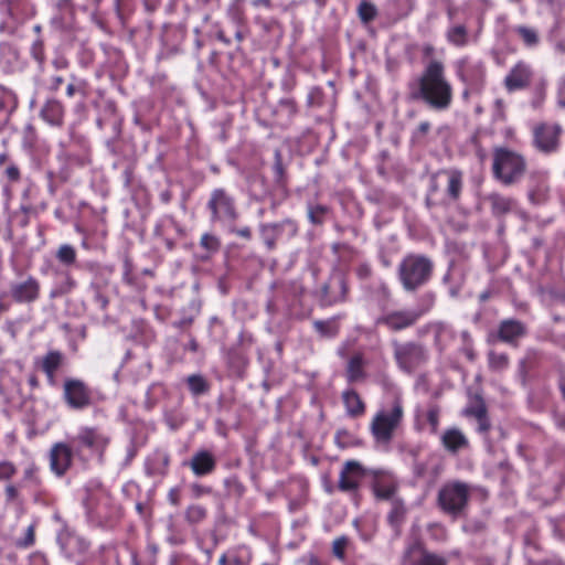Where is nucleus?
Here are the masks:
<instances>
[{
	"label": "nucleus",
	"mask_w": 565,
	"mask_h": 565,
	"mask_svg": "<svg viewBox=\"0 0 565 565\" xmlns=\"http://www.w3.org/2000/svg\"><path fill=\"white\" fill-rule=\"evenodd\" d=\"M359 14L364 22H369L374 19L376 10L374 6L364 2L359 7Z\"/></svg>",
	"instance_id": "obj_29"
},
{
	"label": "nucleus",
	"mask_w": 565,
	"mask_h": 565,
	"mask_svg": "<svg viewBox=\"0 0 565 565\" xmlns=\"http://www.w3.org/2000/svg\"><path fill=\"white\" fill-rule=\"evenodd\" d=\"M363 477L364 470L360 463L348 461L340 473L339 488L342 491H354Z\"/></svg>",
	"instance_id": "obj_10"
},
{
	"label": "nucleus",
	"mask_w": 565,
	"mask_h": 565,
	"mask_svg": "<svg viewBox=\"0 0 565 565\" xmlns=\"http://www.w3.org/2000/svg\"><path fill=\"white\" fill-rule=\"evenodd\" d=\"M33 541H34V531H33V527L30 526L28 529V534H26V539H25L24 545L29 546V545H31L33 543Z\"/></svg>",
	"instance_id": "obj_38"
},
{
	"label": "nucleus",
	"mask_w": 565,
	"mask_h": 565,
	"mask_svg": "<svg viewBox=\"0 0 565 565\" xmlns=\"http://www.w3.org/2000/svg\"><path fill=\"white\" fill-rule=\"evenodd\" d=\"M447 38L452 44L462 46L467 43V30L462 25H455L448 30Z\"/></svg>",
	"instance_id": "obj_23"
},
{
	"label": "nucleus",
	"mask_w": 565,
	"mask_h": 565,
	"mask_svg": "<svg viewBox=\"0 0 565 565\" xmlns=\"http://www.w3.org/2000/svg\"><path fill=\"white\" fill-rule=\"evenodd\" d=\"M489 200L491 202L492 210L498 214L509 212L514 204L513 200L510 198H505L499 194H491Z\"/></svg>",
	"instance_id": "obj_22"
},
{
	"label": "nucleus",
	"mask_w": 565,
	"mask_h": 565,
	"mask_svg": "<svg viewBox=\"0 0 565 565\" xmlns=\"http://www.w3.org/2000/svg\"><path fill=\"white\" fill-rule=\"evenodd\" d=\"M8 173H9V175L11 178H17L18 177V170L17 169H9Z\"/></svg>",
	"instance_id": "obj_43"
},
{
	"label": "nucleus",
	"mask_w": 565,
	"mask_h": 565,
	"mask_svg": "<svg viewBox=\"0 0 565 565\" xmlns=\"http://www.w3.org/2000/svg\"><path fill=\"white\" fill-rule=\"evenodd\" d=\"M189 514L190 516H194L196 519H200L204 515V511L203 509L199 508V507H194V508H191L189 510Z\"/></svg>",
	"instance_id": "obj_37"
},
{
	"label": "nucleus",
	"mask_w": 565,
	"mask_h": 565,
	"mask_svg": "<svg viewBox=\"0 0 565 565\" xmlns=\"http://www.w3.org/2000/svg\"><path fill=\"white\" fill-rule=\"evenodd\" d=\"M466 413L468 415H472L478 419H482V417L486 415V409L482 403H478L475 407H469L466 409Z\"/></svg>",
	"instance_id": "obj_35"
},
{
	"label": "nucleus",
	"mask_w": 565,
	"mask_h": 565,
	"mask_svg": "<svg viewBox=\"0 0 565 565\" xmlns=\"http://www.w3.org/2000/svg\"><path fill=\"white\" fill-rule=\"evenodd\" d=\"M190 466L195 475L203 476L213 470L214 459L209 452L201 451L192 458Z\"/></svg>",
	"instance_id": "obj_18"
},
{
	"label": "nucleus",
	"mask_w": 565,
	"mask_h": 565,
	"mask_svg": "<svg viewBox=\"0 0 565 565\" xmlns=\"http://www.w3.org/2000/svg\"><path fill=\"white\" fill-rule=\"evenodd\" d=\"M343 402L347 412L351 416H360L364 413V404L360 396L354 391H347L343 393Z\"/></svg>",
	"instance_id": "obj_19"
},
{
	"label": "nucleus",
	"mask_w": 565,
	"mask_h": 565,
	"mask_svg": "<svg viewBox=\"0 0 565 565\" xmlns=\"http://www.w3.org/2000/svg\"><path fill=\"white\" fill-rule=\"evenodd\" d=\"M14 468L8 462H0V479L9 478L13 475Z\"/></svg>",
	"instance_id": "obj_36"
},
{
	"label": "nucleus",
	"mask_w": 565,
	"mask_h": 565,
	"mask_svg": "<svg viewBox=\"0 0 565 565\" xmlns=\"http://www.w3.org/2000/svg\"><path fill=\"white\" fill-rule=\"evenodd\" d=\"M62 361V355L58 352H50L42 361V369L49 377L50 383H54L55 372Z\"/></svg>",
	"instance_id": "obj_20"
},
{
	"label": "nucleus",
	"mask_w": 565,
	"mask_h": 565,
	"mask_svg": "<svg viewBox=\"0 0 565 565\" xmlns=\"http://www.w3.org/2000/svg\"><path fill=\"white\" fill-rule=\"evenodd\" d=\"M347 539L344 537H340V539H337L334 542H333V554L339 557V558H343L344 556V550L347 547Z\"/></svg>",
	"instance_id": "obj_31"
},
{
	"label": "nucleus",
	"mask_w": 565,
	"mask_h": 565,
	"mask_svg": "<svg viewBox=\"0 0 565 565\" xmlns=\"http://www.w3.org/2000/svg\"><path fill=\"white\" fill-rule=\"evenodd\" d=\"M209 206L214 218L233 221L236 217L233 202L223 190H215L212 193Z\"/></svg>",
	"instance_id": "obj_9"
},
{
	"label": "nucleus",
	"mask_w": 565,
	"mask_h": 565,
	"mask_svg": "<svg viewBox=\"0 0 565 565\" xmlns=\"http://www.w3.org/2000/svg\"><path fill=\"white\" fill-rule=\"evenodd\" d=\"M447 175V192L452 199H457L460 194L462 186V175L459 171H448Z\"/></svg>",
	"instance_id": "obj_21"
},
{
	"label": "nucleus",
	"mask_w": 565,
	"mask_h": 565,
	"mask_svg": "<svg viewBox=\"0 0 565 565\" xmlns=\"http://www.w3.org/2000/svg\"><path fill=\"white\" fill-rule=\"evenodd\" d=\"M66 93H67V95H68L70 97H72V96L74 95V93H75V87H74V85H73V84H70V85L67 86Z\"/></svg>",
	"instance_id": "obj_42"
},
{
	"label": "nucleus",
	"mask_w": 565,
	"mask_h": 565,
	"mask_svg": "<svg viewBox=\"0 0 565 565\" xmlns=\"http://www.w3.org/2000/svg\"><path fill=\"white\" fill-rule=\"evenodd\" d=\"M73 459L72 448L64 444L57 443L53 445L50 451L51 470L56 476H63L71 467Z\"/></svg>",
	"instance_id": "obj_8"
},
{
	"label": "nucleus",
	"mask_w": 565,
	"mask_h": 565,
	"mask_svg": "<svg viewBox=\"0 0 565 565\" xmlns=\"http://www.w3.org/2000/svg\"><path fill=\"white\" fill-rule=\"evenodd\" d=\"M374 491H375L376 497L382 498V499H388L393 494L394 488L392 486L376 484L374 488Z\"/></svg>",
	"instance_id": "obj_33"
},
{
	"label": "nucleus",
	"mask_w": 565,
	"mask_h": 565,
	"mask_svg": "<svg viewBox=\"0 0 565 565\" xmlns=\"http://www.w3.org/2000/svg\"><path fill=\"white\" fill-rule=\"evenodd\" d=\"M170 498H171V501H172L173 503H175V498H174V492H173V491L170 493Z\"/></svg>",
	"instance_id": "obj_44"
},
{
	"label": "nucleus",
	"mask_w": 565,
	"mask_h": 565,
	"mask_svg": "<svg viewBox=\"0 0 565 565\" xmlns=\"http://www.w3.org/2000/svg\"><path fill=\"white\" fill-rule=\"evenodd\" d=\"M420 92L425 100L437 109H445L451 102V87L444 77V67L431 62L420 81Z\"/></svg>",
	"instance_id": "obj_1"
},
{
	"label": "nucleus",
	"mask_w": 565,
	"mask_h": 565,
	"mask_svg": "<svg viewBox=\"0 0 565 565\" xmlns=\"http://www.w3.org/2000/svg\"><path fill=\"white\" fill-rule=\"evenodd\" d=\"M79 444L94 450H102L106 447L108 438L93 428H84L79 431L77 438Z\"/></svg>",
	"instance_id": "obj_15"
},
{
	"label": "nucleus",
	"mask_w": 565,
	"mask_h": 565,
	"mask_svg": "<svg viewBox=\"0 0 565 565\" xmlns=\"http://www.w3.org/2000/svg\"><path fill=\"white\" fill-rule=\"evenodd\" d=\"M441 443L444 447L451 452H456L468 446V439L458 428L447 429L441 436Z\"/></svg>",
	"instance_id": "obj_16"
},
{
	"label": "nucleus",
	"mask_w": 565,
	"mask_h": 565,
	"mask_svg": "<svg viewBox=\"0 0 565 565\" xmlns=\"http://www.w3.org/2000/svg\"><path fill=\"white\" fill-rule=\"evenodd\" d=\"M418 317L419 313L414 311H396L382 318L381 322L393 330H401L412 326Z\"/></svg>",
	"instance_id": "obj_14"
},
{
	"label": "nucleus",
	"mask_w": 565,
	"mask_h": 565,
	"mask_svg": "<svg viewBox=\"0 0 565 565\" xmlns=\"http://www.w3.org/2000/svg\"><path fill=\"white\" fill-rule=\"evenodd\" d=\"M428 129H429V124H428V122H422V124L419 125V130H420L423 134L427 132V131H428Z\"/></svg>",
	"instance_id": "obj_41"
},
{
	"label": "nucleus",
	"mask_w": 565,
	"mask_h": 565,
	"mask_svg": "<svg viewBox=\"0 0 565 565\" xmlns=\"http://www.w3.org/2000/svg\"><path fill=\"white\" fill-rule=\"evenodd\" d=\"M57 258L66 265H71L76 259L75 249L70 245H62L57 250Z\"/></svg>",
	"instance_id": "obj_25"
},
{
	"label": "nucleus",
	"mask_w": 565,
	"mask_h": 565,
	"mask_svg": "<svg viewBox=\"0 0 565 565\" xmlns=\"http://www.w3.org/2000/svg\"><path fill=\"white\" fill-rule=\"evenodd\" d=\"M347 373L348 379L351 382L358 381L362 377V361L360 356H354L350 360Z\"/></svg>",
	"instance_id": "obj_24"
},
{
	"label": "nucleus",
	"mask_w": 565,
	"mask_h": 565,
	"mask_svg": "<svg viewBox=\"0 0 565 565\" xmlns=\"http://www.w3.org/2000/svg\"><path fill=\"white\" fill-rule=\"evenodd\" d=\"M447 561L445 557L429 553L424 552L420 556V558L417 561V565H446Z\"/></svg>",
	"instance_id": "obj_26"
},
{
	"label": "nucleus",
	"mask_w": 565,
	"mask_h": 565,
	"mask_svg": "<svg viewBox=\"0 0 565 565\" xmlns=\"http://www.w3.org/2000/svg\"><path fill=\"white\" fill-rule=\"evenodd\" d=\"M395 358L399 366L411 371L424 360V351L413 343L395 344Z\"/></svg>",
	"instance_id": "obj_7"
},
{
	"label": "nucleus",
	"mask_w": 565,
	"mask_h": 565,
	"mask_svg": "<svg viewBox=\"0 0 565 565\" xmlns=\"http://www.w3.org/2000/svg\"><path fill=\"white\" fill-rule=\"evenodd\" d=\"M427 420L430 424L431 431L436 433L438 429V425H439V411L435 407H431L427 412Z\"/></svg>",
	"instance_id": "obj_30"
},
{
	"label": "nucleus",
	"mask_w": 565,
	"mask_h": 565,
	"mask_svg": "<svg viewBox=\"0 0 565 565\" xmlns=\"http://www.w3.org/2000/svg\"><path fill=\"white\" fill-rule=\"evenodd\" d=\"M188 384H189L191 392L195 395L201 394L206 390L205 381L199 375L189 376Z\"/></svg>",
	"instance_id": "obj_27"
},
{
	"label": "nucleus",
	"mask_w": 565,
	"mask_h": 565,
	"mask_svg": "<svg viewBox=\"0 0 565 565\" xmlns=\"http://www.w3.org/2000/svg\"><path fill=\"white\" fill-rule=\"evenodd\" d=\"M237 233H238V235H241L245 238H248L250 236V231L248 227L242 228Z\"/></svg>",
	"instance_id": "obj_40"
},
{
	"label": "nucleus",
	"mask_w": 565,
	"mask_h": 565,
	"mask_svg": "<svg viewBox=\"0 0 565 565\" xmlns=\"http://www.w3.org/2000/svg\"><path fill=\"white\" fill-rule=\"evenodd\" d=\"M399 271L404 287L414 289L427 279L430 264L423 257L409 256L402 263Z\"/></svg>",
	"instance_id": "obj_4"
},
{
	"label": "nucleus",
	"mask_w": 565,
	"mask_h": 565,
	"mask_svg": "<svg viewBox=\"0 0 565 565\" xmlns=\"http://www.w3.org/2000/svg\"><path fill=\"white\" fill-rule=\"evenodd\" d=\"M525 170L523 158L507 148H497L493 153V173L503 184H512Z\"/></svg>",
	"instance_id": "obj_2"
},
{
	"label": "nucleus",
	"mask_w": 565,
	"mask_h": 565,
	"mask_svg": "<svg viewBox=\"0 0 565 565\" xmlns=\"http://www.w3.org/2000/svg\"><path fill=\"white\" fill-rule=\"evenodd\" d=\"M531 75L532 73L526 65L522 63L516 64L505 77L504 83L508 90L512 92L525 87L530 82Z\"/></svg>",
	"instance_id": "obj_13"
},
{
	"label": "nucleus",
	"mask_w": 565,
	"mask_h": 565,
	"mask_svg": "<svg viewBox=\"0 0 565 565\" xmlns=\"http://www.w3.org/2000/svg\"><path fill=\"white\" fill-rule=\"evenodd\" d=\"M489 365L494 370L505 369L508 365V358L505 354L491 352L489 354Z\"/></svg>",
	"instance_id": "obj_28"
},
{
	"label": "nucleus",
	"mask_w": 565,
	"mask_h": 565,
	"mask_svg": "<svg viewBox=\"0 0 565 565\" xmlns=\"http://www.w3.org/2000/svg\"><path fill=\"white\" fill-rule=\"evenodd\" d=\"M525 332L523 324L516 320H505L500 324L499 338L504 342H513Z\"/></svg>",
	"instance_id": "obj_17"
},
{
	"label": "nucleus",
	"mask_w": 565,
	"mask_h": 565,
	"mask_svg": "<svg viewBox=\"0 0 565 565\" xmlns=\"http://www.w3.org/2000/svg\"><path fill=\"white\" fill-rule=\"evenodd\" d=\"M489 428V424L486 419V417L483 416L482 419H479V429L484 431Z\"/></svg>",
	"instance_id": "obj_39"
},
{
	"label": "nucleus",
	"mask_w": 565,
	"mask_h": 565,
	"mask_svg": "<svg viewBox=\"0 0 565 565\" xmlns=\"http://www.w3.org/2000/svg\"><path fill=\"white\" fill-rule=\"evenodd\" d=\"M40 285L38 280L30 277L24 281L15 282L11 286L12 298L18 302H31L39 297Z\"/></svg>",
	"instance_id": "obj_11"
},
{
	"label": "nucleus",
	"mask_w": 565,
	"mask_h": 565,
	"mask_svg": "<svg viewBox=\"0 0 565 565\" xmlns=\"http://www.w3.org/2000/svg\"><path fill=\"white\" fill-rule=\"evenodd\" d=\"M64 397L70 407L82 409L89 405L90 394L84 382L66 380L64 383Z\"/></svg>",
	"instance_id": "obj_6"
},
{
	"label": "nucleus",
	"mask_w": 565,
	"mask_h": 565,
	"mask_svg": "<svg viewBox=\"0 0 565 565\" xmlns=\"http://www.w3.org/2000/svg\"><path fill=\"white\" fill-rule=\"evenodd\" d=\"M403 417V406L395 399L391 409H383L372 422V431L377 440L388 441Z\"/></svg>",
	"instance_id": "obj_3"
},
{
	"label": "nucleus",
	"mask_w": 565,
	"mask_h": 565,
	"mask_svg": "<svg viewBox=\"0 0 565 565\" xmlns=\"http://www.w3.org/2000/svg\"><path fill=\"white\" fill-rule=\"evenodd\" d=\"M562 107H565V102H559Z\"/></svg>",
	"instance_id": "obj_45"
},
{
	"label": "nucleus",
	"mask_w": 565,
	"mask_h": 565,
	"mask_svg": "<svg viewBox=\"0 0 565 565\" xmlns=\"http://www.w3.org/2000/svg\"><path fill=\"white\" fill-rule=\"evenodd\" d=\"M201 244H202V246H204L205 248L211 249V250L216 249L218 246L217 239L214 236L209 235V234H204L202 236Z\"/></svg>",
	"instance_id": "obj_34"
},
{
	"label": "nucleus",
	"mask_w": 565,
	"mask_h": 565,
	"mask_svg": "<svg viewBox=\"0 0 565 565\" xmlns=\"http://www.w3.org/2000/svg\"><path fill=\"white\" fill-rule=\"evenodd\" d=\"M561 132L558 126H541L535 130V145L544 151L550 152L555 150L557 147V140Z\"/></svg>",
	"instance_id": "obj_12"
},
{
	"label": "nucleus",
	"mask_w": 565,
	"mask_h": 565,
	"mask_svg": "<svg viewBox=\"0 0 565 565\" xmlns=\"http://www.w3.org/2000/svg\"><path fill=\"white\" fill-rule=\"evenodd\" d=\"M467 500L468 489L462 483L447 484L439 492L441 508L450 513L459 512L466 505Z\"/></svg>",
	"instance_id": "obj_5"
},
{
	"label": "nucleus",
	"mask_w": 565,
	"mask_h": 565,
	"mask_svg": "<svg viewBox=\"0 0 565 565\" xmlns=\"http://www.w3.org/2000/svg\"><path fill=\"white\" fill-rule=\"evenodd\" d=\"M519 33L523 38L524 42L529 45L535 44L537 41L536 33L533 30L520 28Z\"/></svg>",
	"instance_id": "obj_32"
}]
</instances>
